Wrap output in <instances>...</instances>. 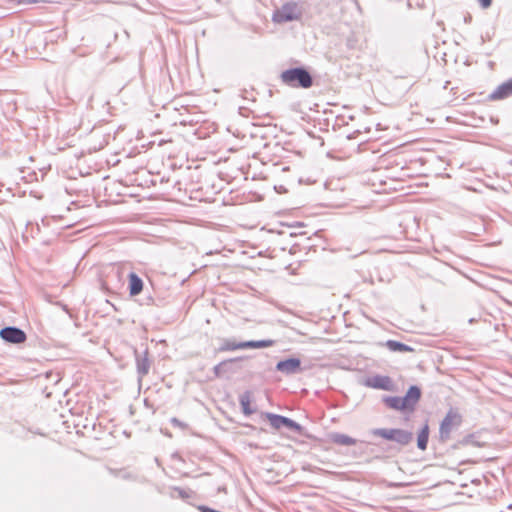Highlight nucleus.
<instances>
[{
	"instance_id": "2",
	"label": "nucleus",
	"mask_w": 512,
	"mask_h": 512,
	"mask_svg": "<svg viewBox=\"0 0 512 512\" xmlns=\"http://www.w3.org/2000/svg\"><path fill=\"white\" fill-rule=\"evenodd\" d=\"M280 79L290 87L310 88L313 84L311 75L303 68L285 70L281 73Z\"/></svg>"
},
{
	"instance_id": "4",
	"label": "nucleus",
	"mask_w": 512,
	"mask_h": 512,
	"mask_svg": "<svg viewBox=\"0 0 512 512\" xmlns=\"http://www.w3.org/2000/svg\"><path fill=\"white\" fill-rule=\"evenodd\" d=\"M302 15V10L297 3L290 2L282 5L273 13L272 19L275 23H285L298 20Z\"/></svg>"
},
{
	"instance_id": "9",
	"label": "nucleus",
	"mask_w": 512,
	"mask_h": 512,
	"mask_svg": "<svg viewBox=\"0 0 512 512\" xmlns=\"http://www.w3.org/2000/svg\"><path fill=\"white\" fill-rule=\"evenodd\" d=\"M0 336L3 340L14 344H21L26 341L25 332L15 327H6L2 329L0 331Z\"/></svg>"
},
{
	"instance_id": "13",
	"label": "nucleus",
	"mask_w": 512,
	"mask_h": 512,
	"mask_svg": "<svg viewBox=\"0 0 512 512\" xmlns=\"http://www.w3.org/2000/svg\"><path fill=\"white\" fill-rule=\"evenodd\" d=\"M429 426L426 423L422 429L420 430L418 437H417V446L420 450H426L428 439H429Z\"/></svg>"
},
{
	"instance_id": "6",
	"label": "nucleus",
	"mask_w": 512,
	"mask_h": 512,
	"mask_svg": "<svg viewBox=\"0 0 512 512\" xmlns=\"http://www.w3.org/2000/svg\"><path fill=\"white\" fill-rule=\"evenodd\" d=\"M275 343L274 340H261V341H246V342H226L225 345L221 348L223 351H234L239 349L246 348H266L273 346Z\"/></svg>"
},
{
	"instance_id": "1",
	"label": "nucleus",
	"mask_w": 512,
	"mask_h": 512,
	"mask_svg": "<svg viewBox=\"0 0 512 512\" xmlns=\"http://www.w3.org/2000/svg\"><path fill=\"white\" fill-rule=\"evenodd\" d=\"M421 397V391L416 386H411L404 397H386L385 403L388 407L405 411H412Z\"/></svg>"
},
{
	"instance_id": "10",
	"label": "nucleus",
	"mask_w": 512,
	"mask_h": 512,
	"mask_svg": "<svg viewBox=\"0 0 512 512\" xmlns=\"http://www.w3.org/2000/svg\"><path fill=\"white\" fill-rule=\"evenodd\" d=\"M512 96V79L499 85L490 95L489 100L498 101Z\"/></svg>"
},
{
	"instance_id": "7",
	"label": "nucleus",
	"mask_w": 512,
	"mask_h": 512,
	"mask_svg": "<svg viewBox=\"0 0 512 512\" xmlns=\"http://www.w3.org/2000/svg\"><path fill=\"white\" fill-rule=\"evenodd\" d=\"M265 417L269 421L270 425L276 430L280 429L282 426H285L297 432H301L302 430V427L298 423L294 422L293 420L287 417L273 413H267Z\"/></svg>"
},
{
	"instance_id": "18",
	"label": "nucleus",
	"mask_w": 512,
	"mask_h": 512,
	"mask_svg": "<svg viewBox=\"0 0 512 512\" xmlns=\"http://www.w3.org/2000/svg\"><path fill=\"white\" fill-rule=\"evenodd\" d=\"M480 6L484 9H487L491 6L492 0H477Z\"/></svg>"
},
{
	"instance_id": "12",
	"label": "nucleus",
	"mask_w": 512,
	"mask_h": 512,
	"mask_svg": "<svg viewBox=\"0 0 512 512\" xmlns=\"http://www.w3.org/2000/svg\"><path fill=\"white\" fill-rule=\"evenodd\" d=\"M128 278H129V294L131 296H136V295L140 294L143 290L142 279L135 273H130Z\"/></svg>"
},
{
	"instance_id": "14",
	"label": "nucleus",
	"mask_w": 512,
	"mask_h": 512,
	"mask_svg": "<svg viewBox=\"0 0 512 512\" xmlns=\"http://www.w3.org/2000/svg\"><path fill=\"white\" fill-rule=\"evenodd\" d=\"M385 346L393 352H413L414 349L408 345H405L401 342L395 340H388L385 343Z\"/></svg>"
},
{
	"instance_id": "17",
	"label": "nucleus",
	"mask_w": 512,
	"mask_h": 512,
	"mask_svg": "<svg viewBox=\"0 0 512 512\" xmlns=\"http://www.w3.org/2000/svg\"><path fill=\"white\" fill-rule=\"evenodd\" d=\"M334 442L341 444V445H354L356 441L352 439L351 437L344 435V434H337L334 436Z\"/></svg>"
},
{
	"instance_id": "5",
	"label": "nucleus",
	"mask_w": 512,
	"mask_h": 512,
	"mask_svg": "<svg viewBox=\"0 0 512 512\" xmlns=\"http://www.w3.org/2000/svg\"><path fill=\"white\" fill-rule=\"evenodd\" d=\"M461 415L454 410H450L440 425L441 438H449L450 433L461 424Z\"/></svg>"
},
{
	"instance_id": "16",
	"label": "nucleus",
	"mask_w": 512,
	"mask_h": 512,
	"mask_svg": "<svg viewBox=\"0 0 512 512\" xmlns=\"http://www.w3.org/2000/svg\"><path fill=\"white\" fill-rule=\"evenodd\" d=\"M235 359H229L220 362L214 367V374L216 377H222L227 372V365L233 362Z\"/></svg>"
},
{
	"instance_id": "3",
	"label": "nucleus",
	"mask_w": 512,
	"mask_h": 512,
	"mask_svg": "<svg viewBox=\"0 0 512 512\" xmlns=\"http://www.w3.org/2000/svg\"><path fill=\"white\" fill-rule=\"evenodd\" d=\"M373 435L387 441H392L400 445H407L412 440V433L403 429L379 428L373 430Z\"/></svg>"
},
{
	"instance_id": "15",
	"label": "nucleus",
	"mask_w": 512,
	"mask_h": 512,
	"mask_svg": "<svg viewBox=\"0 0 512 512\" xmlns=\"http://www.w3.org/2000/svg\"><path fill=\"white\" fill-rule=\"evenodd\" d=\"M240 404L245 415H251L254 412V410L251 408L252 398L249 392H246L240 396Z\"/></svg>"
},
{
	"instance_id": "11",
	"label": "nucleus",
	"mask_w": 512,
	"mask_h": 512,
	"mask_svg": "<svg viewBox=\"0 0 512 512\" xmlns=\"http://www.w3.org/2000/svg\"><path fill=\"white\" fill-rule=\"evenodd\" d=\"M301 362L299 359L296 358H290L284 361H280L277 364V370L286 373V374H292L296 373L300 370Z\"/></svg>"
},
{
	"instance_id": "8",
	"label": "nucleus",
	"mask_w": 512,
	"mask_h": 512,
	"mask_svg": "<svg viewBox=\"0 0 512 512\" xmlns=\"http://www.w3.org/2000/svg\"><path fill=\"white\" fill-rule=\"evenodd\" d=\"M365 385L374 389H381L385 391L393 390V382L390 377L382 375H374L365 380Z\"/></svg>"
}]
</instances>
